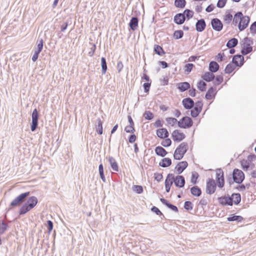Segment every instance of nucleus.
Masks as SVG:
<instances>
[{
    "mask_svg": "<svg viewBox=\"0 0 256 256\" xmlns=\"http://www.w3.org/2000/svg\"><path fill=\"white\" fill-rule=\"evenodd\" d=\"M38 202V198L34 196L28 198L27 200L20 207L18 214L20 215H24L35 207Z\"/></svg>",
    "mask_w": 256,
    "mask_h": 256,
    "instance_id": "f257e3e1",
    "label": "nucleus"
},
{
    "mask_svg": "<svg viewBox=\"0 0 256 256\" xmlns=\"http://www.w3.org/2000/svg\"><path fill=\"white\" fill-rule=\"evenodd\" d=\"M244 57L240 54H236L233 56L232 63L228 64L226 67L224 72L226 74L232 72L236 66H242L244 64Z\"/></svg>",
    "mask_w": 256,
    "mask_h": 256,
    "instance_id": "f03ea898",
    "label": "nucleus"
},
{
    "mask_svg": "<svg viewBox=\"0 0 256 256\" xmlns=\"http://www.w3.org/2000/svg\"><path fill=\"white\" fill-rule=\"evenodd\" d=\"M244 174L241 170L238 168H234L232 172V177L228 178L227 182L230 185L234 184V182L241 184L244 180Z\"/></svg>",
    "mask_w": 256,
    "mask_h": 256,
    "instance_id": "7ed1b4c3",
    "label": "nucleus"
},
{
    "mask_svg": "<svg viewBox=\"0 0 256 256\" xmlns=\"http://www.w3.org/2000/svg\"><path fill=\"white\" fill-rule=\"evenodd\" d=\"M30 192H23L17 196L10 204L8 208V210L12 208L20 206L24 202L27 198L30 196Z\"/></svg>",
    "mask_w": 256,
    "mask_h": 256,
    "instance_id": "20e7f679",
    "label": "nucleus"
},
{
    "mask_svg": "<svg viewBox=\"0 0 256 256\" xmlns=\"http://www.w3.org/2000/svg\"><path fill=\"white\" fill-rule=\"evenodd\" d=\"M188 150V144L186 142H183L181 143L176 149L174 158L176 160H180L184 157V154Z\"/></svg>",
    "mask_w": 256,
    "mask_h": 256,
    "instance_id": "39448f33",
    "label": "nucleus"
},
{
    "mask_svg": "<svg viewBox=\"0 0 256 256\" xmlns=\"http://www.w3.org/2000/svg\"><path fill=\"white\" fill-rule=\"evenodd\" d=\"M253 40L252 38L246 37L244 38L241 50V53L242 55L246 56L252 50V47L251 45L253 44Z\"/></svg>",
    "mask_w": 256,
    "mask_h": 256,
    "instance_id": "423d86ee",
    "label": "nucleus"
},
{
    "mask_svg": "<svg viewBox=\"0 0 256 256\" xmlns=\"http://www.w3.org/2000/svg\"><path fill=\"white\" fill-rule=\"evenodd\" d=\"M192 124V119L187 116H184L178 122V126L182 128H190Z\"/></svg>",
    "mask_w": 256,
    "mask_h": 256,
    "instance_id": "0eeeda50",
    "label": "nucleus"
},
{
    "mask_svg": "<svg viewBox=\"0 0 256 256\" xmlns=\"http://www.w3.org/2000/svg\"><path fill=\"white\" fill-rule=\"evenodd\" d=\"M40 114L36 108H35L32 114V124H30V129L32 132H34L38 126V120Z\"/></svg>",
    "mask_w": 256,
    "mask_h": 256,
    "instance_id": "6e6552de",
    "label": "nucleus"
},
{
    "mask_svg": "<svg viewBox=\"0 0 256 256\" xmlns=\"http://www.w3.org/2000/svg\"><path fill=\"white\" fill-rule=\"evenodd\" d=\"M216 188V185L214 180L212 178H208L206 181V192L212 194L215 192Z\"/></svg>",
    "mask_w": 256,
    "mask_h": 256,
    "instance_id": "1a4fd4ad",
    "label": "nucleus"
},
{
    "mask_svg": "<svg viewBox=\"0 0 256 256\" xmlns=\"http://www.w3.org/2000/svg\"><path fill=\"white\" fill-rule=\"evenodd\" d=\"M250 22V17L248 16H244L242 18H240L239 23L238 24V28L240 31L244 30L248 26Z\"/></svg>",
    "mask_w": 256,
    "mask_h": 256,
    "instance_id": "9d476101",
    "label": "nucleus"
},
{
    "mask_svg": "<svg viewBox=\"0 0 256 256\" xmlns=\"http://www.w3.org/2000/svg\"><path fill=\"white\" fill-rule=\"evenodd\" d=\"M172 180L176 187L182 188L184 186L186 181L183 176L178 175L175 176L174 175V178H172Z\"/></svg>",
    "mask_w": 256,
    "mask_h": 256,
    "instance_id": "9b49d317",
    "label": "nucleus"
},
{
    "mask_svg": "<svg viewBox=\"0 0 256 256\" xmlns=\"http://www.w3.org/2000/svg\"><path fill=\"white\" fill-rule=\"evenodd\" d=\"M211 25L212 28L217 32H220L223 28L222 22L218 18H214L211 20Z\"/></svg>",
    "mask_w": 256,
    "mask_h": 256,
    "instance_id": "f8f14e48",
    "label": "nucleus"
},
{
    "mask_svg": "<svg viewBox=\"0 0 256 256\" xmlns=\"http://www.w3.org/2000/svg\"><path fill=\"white\" fill-rule=\"evenodd\" d=\"M172 137L174 141L180 142L184 139L186 136L179 130H176L172 134Z\"/></svg>",
    "mask_w": 256,
    "mask_h": 256,
    "instance_id": "ddd939ff",
    "label": "nucleus"
},
{
    "mask_svg": "<svg viewBox=\"0 0 256 256\" xmlns=\"http://www.w3.org/2000/svg\"><path fill=\"white\" fill-rule=\"evenodd\" d=\"M182 104L186 110H190L194 106V102L193 100L190 98H184L182 100Z\"/></svg>",
    "mask_w": 256,
    "mask_h": 256,
    "instance_id": "4468645a",
    "label": "nucleus"
},
{
    "mask_svg": "<svg viewBox=\"0 0 256 256\" xmlns=\"http://www.w3.org/2000/svg\"><path fill=\"white\" fill-rule=\"evenodd\" d=\"M218 200L220 204L222 206H232V200L229 195L219 197Z\"/></svg>",
    "mask_w": 256,
    "mask_h": 256,
    "instance_id": "2eb2a0df",
    "label": "nucleus"
},
{
    "mask_svg": "<svg viewBox=\"0 0 256 256\" xmlns=\"http://www.w3.org/2000/svg\"><path fill=\"white\" fill-rule=\"evenodd\" d=\"M188 164L186 161L180 162L176 166L175 169L178 174H180L187 168Z\"/></svg>",
    "mask_w": 256,
    "mask_h": 256,
    "instance_id": "dca6fc26",
    "label": "nucleus"
},
{
    "mask_svg": "<svg viewBox=\"0 0 256 256\" xmlns=\"http://www.w3.org/2000/svg\"><path fill=\"white\" fill-rule=\"evenodd\" d=\"M186 20L184 14L182 13L176 14L174 17V22L177 24H182Z\"/></svg>",
    "mask_w": 256,
    "mask_h": 256,
    "instance_id": "f3484780",
    "label": "nucleus"
},
{
    "mask_svg": "<svg viewBox=\"0 0 256 256\" xmlns=\"http://www.w3.org/2000/svg\"><path fill=\"white\" fill-rule=\"evenodd\" d=\"M206 27V24L204 18L198 20L196 24V29L198 32H202L204 30Z\"/></svg>",
    "mask_w": 256,
    "mask_h": 256,
    "instance_id": "a211bd4d",
    "label": "nucleus"
},
{
    "mask_svg": "<svg viewBox=\"0 0 256 256\" xmlns=\"http://www.w3.org/2000/svg\"><path fill=\"white\" fill-rule=\"evenodd\" d=\"M156 134L160 138L164 139L169 136V132L165 128H161L156 130Z\"/></svg>",
    "mask_w": 256,
    "mask_h": 256,
    "instance_id": "6ab92c4d",
    "label": "nucleus"
},
{
    "mask_svg": "<svg viewBox=\"0 0 256 256\" xmlns=\"http://www.w3.org/2000/svg\"><path fill=\"white\" fill-rule=\"evenodd\" d=\"M138 19L136 16H132L128 24L130 28L133 30H136L138 27Z\"/></svg>",
    "mask_w": 256,
    "mask_h": 256,
    "instance_id": "aec40b11",
    "label": "nucleus"
},
{
    "mask_svg": "<svg viewBox=\"0 0 256 256\" xmlns=\"http://www.w3.org/2000/svg\"><path fill=\"white\" fill-rule=\"evenodd\" d=\"M160 201L162 203V204L166 206L168 208L176 212H178V210L176 206L172 204L168 200L164 199V198H160Z\"/></svg>",
    "mask_w": 256,
    "mask_h": 256,
    "instance_id": "412c9836",
    "label": "nucleus"
},
{
    "mask_svg": "<svg viewBox=\"0 0 256 256\" xmlns=\"http://www.w3.org/2000/svg\"><path fill=\"white\" fill-rule=\"evenodd\" d=\"M216 88H214L213 86H211L206 92V95H205V98L206 100H212L213 98L216 94Z\"/></svg>",
    "mask_w": 256,
    "mask_h": 256,
    "instance_id": "4be33fe9",
    "label": "nucleus"
},
{
    "mask_svg": "<svg viewBox=\"0 0 256 256\" xmlns=\"http://www.w3.org/2000/svg\"><path fill=\"white\" fill-rule=\"evenodd\" d=\"M190 88L189 82H180L178 84V88L180 92H184Z\"/></svg>",
    "mask_w": 256,
    "mask_h": 256,
    "instance_id": "5701e85b",
    "label": "nucleus"
},
{
    "mask_svg": "<svg viewBox=\"0 0 256 256\" xmlns=\"http://www.w3.org/2000/svg\"><path fill=\"white\" fill-rule=\"evenodd\" d=\"M230 198L232 200V204H234L236 205H238L241 201V196L239 193H233Z\"/></svg>",
    "mask_w": 256,
    "mask_h": 256,
    "instance_id": "b1692460",
    "label": "nucleus"
},
{
    "mask_svg": "<svg viewBox=\"0 0 256 256\" xmlns=\"http://www.w3.org/2000/svg\"><path fill=\"white\" fill-rule=\"evenodd\" d=\"M108 160L112 170L114 171L118 172L119 170L118 166L116 160L112 156H109Z\"/></svg>",
    "mask_w": 256,
    "mask_h": 256,
    "instance_id": "393cba45",
    "label": "nucleus"
},
{
    "mask_svg": "<svg viewBox=\"0 0 256 256\" xmlns=\"http://www.w3.org/2000/svg\"><path fill=\"white\" fill-rule=\"evenodd\" d=\"M220 66L215 61H212L209 64V70L212 73L216 72L219 70Z\"/></svg>",
    "mask_w": 256,
    "mask_h": 256,
    "instance_id": "a878e982",
    "label": "nucleus"
},
{
    "mask_svg": "<svg viewBox=\"0 0 256 256\" xmlns=\"http://www.w3.org/2000/svg\"><path fill=\"white\" fill-rule=\"evenodd\" d=\"M155 152L156 155L161 157L165 156L168 154L166 150L161 146H158L156 148Z\"/></svg>",
    "mask_w": 256,
    "mask_h": 256,
    "instance_id": "bb28decb",
    "label": "nucleus"
},
{
    "mask_svg": "<svg viewBox=\"0 0 256 256\" xmlns=\"http://www.w3.org/2000/svg\"><path fill=\"white\" fill-rule=\"evenodd\" d=\"M202 79L207 82H210L212 81L214 78L215 76L213 74V73H212L210 72H206L203 74L202 76Z\"/></svg>",
    "mask_w": 256,
    "mask_h": 256,
    "instance_id": "cd10ccee",
    "label": "nucleus"
},
{
    "mask_svg": "<svg viewBox=\"0 0 256 256\" xmlns=\"http://www.w3.org/2000/svg\"><path fill=\"white\" fill-rule=\"evenodd\" d=\"M192 194L194 196H200L202 194L201 189L196 186H194L190 188V190Z\"/></svg>",
    "mask_w": 256,
    "mask_h": 256,
    "instance_id": "c85d7f7f",
    "label": "nucleus"
},
{
    "mask_svg": "<svg viewBox=\"0 0 256 256\" xmlns=\"http://www.w3.org/2000/svg\"><path fill=\"white\" fill-rule=\"evenodd\" d=\"M172 164V160L170 158H166L162 160L159 163V166L162 168H166Z\"/></svg>",
    "mask_w": 256,
    "mask_h": 256,
    "instance_id": "c756f323",
    "label": "nucleus"
},
{
    "mask_svg": "<svg viewBox=\"0 0 256 256\" xmlns=\"http://www.w3.org/2000/svg\"><path fill=\"white\" fill-rule=\"evenodd\" d=\"M242 18V12H238L235 14L232 18V24L236 26L238 22L240 21V18Z\"/></svg>",
    "mask_w": 256,
    "mask_h": 256,
    "instance_id": "7c9ffc66",
    "label": "nucleus"
},
{
    "mask_svg": "<svg viewBox=\"0 0 256 256\" xmlns=\"http://www.w3.org/2000/svg\"><path fill=\"white\" fill-rule=\"evenodd\" d=\"M172 178H174V174L170 173L168 174L167 175L166 178L165 180V186L171 187L172 185L173 184Z\"/></svg>",
    "mask_w": 256,
    "mask_h": 256,
    "instance_id": "2f4dec72",
    "label": "nucleus"
},
{
    "mask_svg": "<svg viewBox=\"0 0 256 256\" xmlns=\"http://www.w3.org/2000/svg\"><path fill=\"white\" fill-rule=\"evenodd\" d=\"M238 44V40L236 38H230L226 43V46L228 48H234L236 46H237Z\"/></svg>",
    "mask_w": 256,
    "mask_h": 256,
    "instance_id": "473e14b6",
    "label": "nucleus"
},
{
    "mask_svg": "<svg viewBox=\"0 0 256 256\" xmlns=\"http://www.w3.org/2000/svg\"><path fill=\"white\" fill-rule=\"evenodd\" d=\"M96 129L98 134H102V122L100 118L97 119V124L96 126Z\"/></svg>",
    "mask_w": 256,
    "mask_h": 256,
    "instance_id": "72a5a7b5",
    "label": "nucleus"
},
{
    "mask_svg": "<svg viewBox=\"0 0 256 256\" xmlns=\"http://www.w3.org/2000/svg\"><path fill=\"white\" fill-rule=\"evenodd\" d=\"M227 220L229 222L236 221L238 222H240L244 220V218L240 216H236L233 214L228 217Z\"/></svg>",
    "mask_w": 256,
    "mask_h": 256,
    "instance_id": "f704fd0d",
    "label": "nucleus"
},
{
    "mask_svg": "<svg viewBox=\"0 0 256 256\" xmlns=\"http://www.w3.org/2000/svg\"><path fill=\"white\" fill-rule=\"evenodd\" d=\"M101 66H102V74H105L107 70V63L106 59L104 57L101 58Z\"/></svg>",
    "mask_w": 256,
    "mask_h": 256,
    "instance_id": "c9c22d12",
    "label": "nucleus"
},
{
    "mask_svg": "<svg viewBox=\"0 0 256 256\" xmlns=\"http://www.w3.org/2000/svg\"><path fill=\"white\" fill-rule=\"evenodd\" d=\"M186 0H175L174 6L178 8H183L186 6Z\"/></svg>",
    "mask_w": 256,
    "mask_h": 256,
    "instance_id": "e433bc0d",
    "label": "nucleus"
},
{
    "mask_svg": "<svg viewBox=\"0 0 256 256\" xmlns=\"http://www.w3.org/2000/svg\"><path fill=\"white\" fill-rule=\"evenodd\" d=\"M154 52L158 56H162L165 54V52L162 48L161 46L157 44L154 45Z\"/></svg>",
    "mask_w": 256,
    "mask_h": 256,
    "instance_id": "4c0bfd02",
    "label": "nucleus"
},
{
    "mask_svg": "<svg viewBox=\"0 0 256 256\" xmlns=\"http://www.w3.org/2000/svg\"><path fill=\"white\" fill-rule=\"evenodd\" d=\"M182 14H184L186 20L187 19V20H189L193 17L194 12L190 9H186Z\"/></svg>",
    "mask_w": 256,
    "mask_h": 256,
    "instance_id": "58836bf2",
    "label": "nucleus"
},
{
    "mask_svg": "<svg viewBox=\"0 0 256 256\" xmlns=\"http://www.w3.org/2000/svg\"><path fill=\"white\" fill-rule=\"evenodd\" d=\"M232 20V15L230 12H226L224 16V21L226 24H230Z\"/></svg>",
    "mask_w": 256,
    "mask_h": 256,
    "instance_id": "ea45409f",
    "label": "nucleus"
},
{
    "mask_svg": "<svg viewBox=\"0 0 256 256\" xmlns=\"http://www.w3.org/2000/svg\"><path fill=\"white\" fill-rule=\"evenodd\" d=\"M198 88L201 92H204L206 90V84L202 80H200L197 85Z\"/></svg>",
    "mask_w": 256,
    "mask_h": 256,
    "instance_id": "a19ab883",
    "label": "nucleus"
},
{
    "mask_svg": "<svg viewBox=\"0 0 256 256\" xmlns=\"http://www.w3.org/2000/svg\"><path fill=\"white\" fill-rule=\"evenodd\" d=\"M184 36V32L182 30H175L173 34V36L176 40L181 38Z\"/></svg>",
    "mask_w": 256,
    "mask_h": 256,
    "instance_id": "79ce46f5",
    "label": "nucleus"
},
{
    "mask_svg": "<svg viewBox=\"0 0 256 256\" xmlns=\"http://www.w3.org/2000/svg\"><path fill=\"white\" fill-rule=\"evenodd\" d=\"M240 164L242 170L245 171H247L250 166V164L244 160L240 161Z\"/></svg>",
    "mask_w": 256,
    "mask_h": 256,
    "instance_id": "37998d69",
    "label": "nucleus"
},
{
    "mask_svg": "<svg viewBox=\"0 0 256 256\" xmlns=\"http://www.w3.org/2000/svg\"><path fill=\"white\" fill-rule=\"evenodd\" d=\"M8 227V224L4 220H0V234H4L6 230Z\"/></svg>",
    "mask_w": 256,
    "mask_h": 256,
    "instance_id": "c03bdc74",
    "label": "nucleus"
},
{
    "mask_svg": "<svg viewBox=\"0 0 256 256\" xmlns=\"http://www.w3.org/2000/svg\"><path fill=\"white\" fill-rule=\"evenodd\" d=\"M132 190L134 192L137 194H140L143 192V187L140 185H134L132 187Z\"/></svg>",
    "mask_w": 256,
    "mask_h": 256,
    "instance_id": "a18cd8bd",
    "label": "nucleus"
},
{
    "mask_svg": "<svg viewBox=\"0 0 256 256\" xmlns=\"http://www.w3.org/2000/svg\"><path fill=\"white\" fill-rule=\"evenodd\" d=\"M37 42H38L37 45V48L36 50L37 51L41 52L44 46V41L42 38H38L37 40Z\"/></svg>",
    "mask_w": 256,
    "mask_h": 256,
    "instance_id": "49530a36",
    "label": "nucleus"
},
{
    "mask_svg": "<svg viewBox=\"0 0 256 256\" xmlns=\"http://www.w3.org/2000/svg\"><path fill=\"white\" fill-rule=\"evenodd\" d=\"M143 116L146 120H152L154 118V114L150 111H146L143 114Z\"/></svg>",
    "mask_w": 256,
    "mask_h": 256,
    "instance_id": "de8ad7c7",
    "label": "nucleus"
},
{
    "mask_svg": "<svg viewBox=\"0 0 256 256\" xmlns=\"http://www.w3.org/2000/svg\"><path fill=\"white\" fill-rule=\"evenodd\" d=\"M224 178V172L221 168L217 169L216 171V180Z\"/></svg>",
    "mask_w": 256,
    "mask_h": 256,
    "instance_id": "09e8293b",
    "label": "nucleus"
},
{
    "mask_svg": "<svg viewBox=\"0 0 256 256\" xmlns=\"http://www.w3.org/2000/svg\"><path fill=\"white\" fill-rule=\"evenodd\" d=\"M184 208L188 211H190L192 210L193 204L190 201H186L184 204Z\"/></svg>",
    "mask_w": 256,
    "mask_h": 256,
    "instance_id": "8fccbe9b",
    "label": "nucleus"
},
{
    "mask_svg": "<svg viewBox=\"0 0 256 256\" xmlns=\"http://www.w3.org/2000/svg\"><path fill=\"white\" fill-rule=\"evenodd\" d=\"M166 139L163 140L161 144L164 147H168L172 144V140L169 138H166Z\"/></svg>",
    "mask_w": 256,
    "mask_h": 256,
    "instance_id": "3c124183",
    "label": "nucleus"
},
{
    "mask_svg": "<svg viewBox=\"0 0 256 256\" xmlns=\"http://www.w3.org/2000/svg\"><path fill=\"white\" fill-rule=\"evenodd\" d=\"M198 174L196 172H192L191 178V182L194 184H195L197 182V179L198 178Z\"/></svg>",
    "mask_w": 256,
    "mask_h": 256,
    "instance_id": "603ef678",
    "label": "nucleus"
},
{
    "mask_svg": "<svg viewBox=\"0 0 256 256\" xmlns=\"http://www.w3.org/2000/svg\"><path fill=\"white\" fill-rule=\"evenodd\" d=\"M194 67V64L192 63L186 64L185 66V72L187 74L190 73Z\"/></svg>",
    "mask_w": 256,
    "mask_h": 256,
    "instance_id": "864d4df0",
    "label": "nucleus"
},
{
    "mask_svg": "<svg viewBox=\"0 0 256 256\" xmlns=\"http://www.w3.org/2000/svg\"><path fill=\"white\" fill-rule=\"evenodd\" d=\"M202 106H203V103H202V101L198 100L194 104V109L200 110L201 112L202 108Z\"/></svg>",
    "mask_w": 256,
    "mask_h": 256,
    "instance_id": "5fc2aeb1",
    "label": "nucleus"
},
{
    "mask_svg": "<svg viewBox=\"0 0 256 256\" xmlns=\"http://www.w3.org/2000/svg\"><path fill=\"white\" fill-rule=\"evenodd\" d=\"M124 130L128 133H131V134H134V132L136 131L134 128V126L130 125V124L128 126H127L125 128Z\"/></svg>",
    "mask_w": 256,
    "mask_h": 256,
    "instance_id": "6e6d98bb",
    "label": "nucleus"
},
{
    "mask_svg": "<svg viewBox=\"0 0 256 256\" xmlns=\"http://www.w3.org/2000/svg\"><path fill=\"white\" fill-rule=\"evenodd\" d=\"M151 210L153 212H154L156 214H157L160 216H162L163 217H164V216L162 214V213L157 207H156L155 206H152V208H151Z\"/></svg>",
    "mask_w": 256,
    "mask_h": 256,
    "instance_id": "4d7b16f0",
    "label": "nucleus"
},
{
    "mask_svg": "<svg viewBox=\"0 0 256 256\" xmlns=\"http://www.w3.org/2000/svg\"><path fill=\"white\" fill-rule=\"evenodd\" d=\"M250 30L252 35L254 36L256 34V20L252 24Z\"/></svg>",
    "mask_w": 256,
    "mask_h": 256,
    "instance_id": "13d9d810",
    "label": "nucleus"
},
{
    "mask_svg": "<svg viewBox=\"0 0 256 256\" xmlns=\"http://www.w3.org/2000/svg\"><path fill=\"white\" fill-rule=\"evenodd\" d=\"M46 226L48 230V233L50 234L54 227L52 222L50 220H48L46 222Z\"/></svg>",
    "mask_w": 256,
    "mask_h": 256,
    "instance_id": "bf43d9fd",
    "label": "nucleus"
},
{
    "mask_svg": "<svg viewBox=\"0 0 256 256\" xmlns=\"http://www.w3.org/2000/svg\"><path fill=\"white\" fill-rule=\"evenodd\" d=\"M223 82V76L221 75L216 76V81L214 82V85H219Z\"/></svg>",
    "mask_w": 256,
    "mask_h": 256,
    "instance_id": "052dcab7",
    "label": "nucleus"
},
{
    "mask_svg": "<svg viewBox=\"0 0 256 256\" xmlns=\"http://www.w3.org/2000/svg\"><path fill=\"white\" fill-rule=\"evenodd\" d=\"M166 120L168 124H172V126H173V124H176V122L178 123V122L176 118H172V117H170V118H166Z\"/></svg>",
    "mask_w": 256,
    "mask_h": 256,
    "instance_id": "680f3d73",
    "label": "nucleus"
},
{
    "mask_svg": "<svg viewBox=\"0 0 256 256\" xmlns=\"http://www.w3.org/2000/svg\"><path fill=\"white\" fill-rule=\"evenodd\" d=\"M226 2L227 0H218L216 4L217 7L220 8H223L225 6Z\"/></svg>",
    "mask_w": 256,
    "mask_h": 256,
    "instance_id": "e2e57ef3",
    "label": "nucleus"
},
{
    "mask_svg": "<svg viewBox=\"0 0 256 256\" xmlns=\"http://www.w3.org/2000/svg\"><path fill=\"white\" fill-rule=\"evenodd\" d=\"M200 111L194 109V108L190 110V115L192 118L197 117L199 114L200 113Z\"/></svg>",
    "mask_w": 256,
    "mask_h": 256,
    "instance_id": "0e129e2a",
    "label": "nucleus"
},
{
    "mask_svg": "<svg viewBox=\"0 0 256 256\" xmlns=\"http://www.w3.org/2000/svg\"><path fill=\"white\" fill-rule=\"evenodd\" d=\"M216 184L218 188H222L224 184V178L216 180Z\"/></svg>",
    "mask_w": 256,
    "mask_h": 256,
    "instance_id": "69168bd1",
    "label": "nucleus"
},
{
    "mask_svg": "<svg viewBox=\"0 0 256 256\" xmlns=\"http://www.w3.org/2000/svg\"><path fill=\"white\" fill-rule=\"evenodd\" d=\"M150 82H147L144 84L143 87L145 92L147 93L149 92L150 87Z\"/></svg>",
    "mask_w": 256,
    "mask_h": 256,
    "instance_id": "338daca9",
    "label": "nucleus"
},
{
    "mask_svg": "<svg viewBox=\"0 0 256 256\" xmlns=\"http://www.w3.org/2000/svg\"><path fill=\"white\" fill-rule=\"evenodd\" d=\"M163 176L162 174L155 173L154 174V180L160 182L162 179Z\"/></svg>",
    "mask_w": 256,
    "mask_h": 256,
    "instance_id": "774afa93",
    "label": "nucleus"
}]
</instances>
